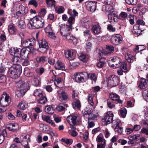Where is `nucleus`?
Instances as JSON below:
<instances>
[{
    "label": "nucleus",
    "instance_id": "bf43d9fd",
    "mask_svg": "<svg viewBox=\"0 0 148 148\" xmlns=\"http://www.w3.org/2000/svg\"><path fill=\"white\" fill-rule=\"evenodd\" d=\"M138 0H125L126 3L128 4L131 5H136L137 2Z\"/></svg>",
    "mask_w": 148,
    "mask_h": 148
},
{
    "label": "nucleus",
    "instance_id": "7ed1b4c3",
    "mask_svg": "<svg viewBox=\"0 0 148 148\" xmlns=\"http://www.w3.org/2000/svg\"><path fill=\"white\" fill-rule=\"evenodd\" d=\"M9 67L10 77L14 79L18 78L21 73L22 68L21 65H12Z\"/></svg>",
    "mask_w": 148,
    "mask_h": 148
},
{
    "label": "nucleus",
    "instance_id": "49530a36",
    "mask_svg": "<svg viewBox=\"0 0 148 148\" xmlns=\"http://www.w3.org/2000/svg\"><path fill=\"white\" fill-rule=\"evenodd\" d=\"M62 80V78L61 77H58L55 79L54 81V84L57 87H60L58 85L61 84Z\"/></svg>",
    "mask_w": 148,
    "mask_h": 148
},
{
    "label": "nucleus",
    "instance_id": "0e129e2a",
    "mask_svg": "<svg viewBox=\"0 0 148 148\" xmlns=\"http://www.w3.org/2000/svg\"><path fill=\"white\" fill-rule=\"evenodd\" d=\"M75 21V18L74 17L72 16L69 17L67 20L68 22L69 23V25L72 26V25L74 23Z\"/></svg>",
    "mask_w": 148,
    "mask_h": 148
},
{
    "label": "nucleus",
    "instance_id": "58836bf2",
    "mask_svg": "<svg viewBox=\"0 0 148 148\" xmlns=\"http://www.w3.org/2000/svg\"><path fill=\"white\" fill-rule=\"evenodd\" d=\"M65 36L66 37V38L68 40H72L74 44L75 43L76 41V39L73 36L72 34L69 33L67 35H66Z\"/></svg>",
    "mask_w": 148,
    "mask_h": 148
},
{
    "label": "nucleus",
    "instance_id": "4be33fe9",
    "mask_svg": "<svg viewBox=\"0 0 148 148\" xmlns=\"http://www.w3.org/2000/svg\"><path fill=\"white\" fill-rule=\"evenodd\" d=\"M20 88L21 89L18 90L16 92V94L18 97H21L23 95L28 89L27 87Z\"/></svg>",
    "mask_w": 148,
    "mask_h": 148
},
{
    "label": "nucleus",
    "instance_id": "de8ad7c7",
    "mask_svg": "<svg viewBox=\"0 0 148 148\" xmlns=\"http://www.w3.org/2000/svg\"><path fill=\"white\" fill-rule=\"evenodd\" d=\"M46 112L49 114H51L53 113V108L51 106H46L45 108Z\"/></svg>",
    "mask_w": 148,
    "mask_h": 148
},
{
    "label": "nucleus",
    "instance_id": "69168bd1",
    "mask_svg": "<svg viewBox=\"0 0 148 148\" xmlns=\"http://www.w3.org/2000/svg\"><path fill=\"white\" fill-rule=\"evenodd\" d=\"M53 118L54 121L56 123H59L61 121V117L56 114L53 115Z\"/></svg>",
    "mask_w": 148,
    "mask_h": 148
},
{
    "label": "nucleus",
    "instance_id": "c03bdc74",
    "mask_svg": "<svg viewBox=\"0 0 148 148\" xmlns=\"http://www.w3.org/2000/svg\"><path fill=\"white\" fill-rule=\"evenodd\" d=\"M34 95L38 98L42 96V94L41 90L39 89H36L34 90Z\"/></svg>",
    "mask_w": 148,
    "mask_h": 148
},
{
    "label": "nucleus",
    "instance_id": "ddd939ff",
    "mask_svg": "<svg viewBox=\"0 0 148 148\" xmlns=\"http://www.w3.org/2000/svg\"><path fill=\"white\" fill-rule=\"evenodd\" d=\"M57 93L61 101L66 102L69 100L68 95L63 90L60 89L58 90Z\"/></svg>",
    "mask_w": 148,
    "mask_h": 148
},
{
    "label": "nucleus",
    "instance_id": "bb28decb",
    "mask_svg": "<svg viewBox=\"0 0 148 148\" xmlns=\"http://www.w3.org/2000/svg\"><path fill=\"white\" fill-rule=\"evenodd\" d=\"M79 60L84 62H86L88 60V56L86 55L81 53L78 55Z\"/></svg>",
    "mask_w": 148,
    "mask_h": 148
},
{
    "label": "nucleus",
    "instance_id": "603ef678",
    "mask_svg": "<svg viewBox=\"0 0 148 148\" xmlns=\"http://www.w3.org/2000/svg\"><path fill=\"white\" fill-rule=\"evenodd\" d=\"M73 106L75 108L79 109L81 106V103L79 101L75 100L73 103Z\"/></svg>",
    "mask_w": 148,
    "mask_h": 148
},
{
    "label": "nucleus",
    "instance_id": "052dcab7",
    "mask_svg": "<svg viewBox=\"0 0 148 148\" xmlns=\"http://www.w3.org/2000/svg\"><path fill=\"white\" fill-rule=\"evenodd\" d=\"M120 112L123 117L125 118V117L127 114V111L125 108H121L120 110Z\"/></svg>",
    "mask_w": 148,
    "mask_h": 148
},
{
    "label": "nucleus",
    "instance_id": "864d4df0",
    "mask_svg": "<svg viewBox=\"0 0 148 148\" xmlns=\"http://www.w3.org/2000/svg\"><path fill=\"white\" fill-rule=\"evenodd\" d=\"M127 15L126 13L122 12L119 14V19L121 20H124L127 17Z\"/></svg>",
    "mask_w": 148,
    "mask_h": 148
},
{
    "label": "nucleus",
    "instance_id": "79ce46f5",
    "mask_svg": "<svg viewBox=\"0 0 148 148\" xmlns=\"http://www.w3.org/2000/svg\"><path fill=\"white\" fill-rule=\"evenodd\" d=\"M121 122L120 120L117 119L114 120L112 123V127L114 129L119 126V125Z\"/></svg>",
    "mask_w": 148,
    "mask_h": 148
},
{
    "label": "nucleus",
    "instance_id": "680f3d73",
    "mask_svg": "<svg viewBox=\"0 0 148 148\" xmlns=\"http://www.w3.org/2000/svg\"><path fill=\"white\" fill-rule=\"evenodd\" d=\"M103 135L102 134H100L99 135H98L96 138L97 141L98 142H102V143H103L104 141L103 140Z\"/></svg>",
    "mask_w": 148,
    "mask_h": 148
},
{
    "label": "nucleus",
    "instance_id": "a211bd4d",
    "mask_svg": "<svg viewBox=\"0 0 148 148\" xmlns=\"http://www.w3.org/2000/svg\"><path fill=\"white\" fill-rule=\"evenodd\" d=\"M31 80V82L33 85L38 86L40 84V79L39 77L34 76Z\"/></svg>",
    "mask_w": 148,
    "mask_h": 148
},
{
    "label": "nucleus",
    "instance_id": "39448f33",
    "mask_svg": "<svg viewBox=\"0 0 148 148\" xmlns=\"http://www.w3.org/2000/svg\"><path fill=\"white\" fill-rule=\"evenodd\" d=\"M108 86L112 87L118 85L120 82L119 77L115 75H113L107 79Z\"/></svg>",
    "mask_w": 148,
    "mask_h": 148
},
{
    "label": "nucleus",
    "instance_id": "6e6552de",
    "mask_svg": "<svg viewBox=\"0 0 148 148\" xmlns=\"http://www.w3.org/2000/svg\"><path fill=\"white\" fill-rule=\"evenodd\" d=\"M81 119V117L77 114L71 115L67 116L66 118L67 122L70 124L72 123L74 125L78 124Z\"/></svg>",
    "mask_w": 148,
    "mask_h": 148
},
{
    "label": "nucleus",
    "instance_id": "f704fd0d",
    "mask_svg": "<svg viewBox=\"0 0 148 148\" xmlns=\"http://www.w3.org/2000/svg\"><path fill=\"white\" fill-rule=\"evenodd\" d=\"M27 104L25 101H21L18 105V107L22 110H25L27 106Z\"/></svg>",
    "mask_w": 148,
    "mask_h": 148
},
{
    "label": "nucleus",
    "instance_id": "2eb2a0df",
    "mask_svg": "<svg viewBox=\"0 0 148 148\" xmlns=\"http://www.w3.org/2000/svg\"><path fill=\"white\" fill-rule=\"evenodd\" d=\"M65 55L69 60H73L76 56V51L73 49L68 50L65 52Z\"/></svg>",
    "mask_w": 148,
    "mask_h": 148
},
{
    "label": "nucleus",
    "instance_id": "c85d7f7f",
    "mask_svg": "<svg viewBox=\"0 0 148 148\" xmlns=\"http://www.w3.org/2000/svg\"><path fill=\"white\" fill-rule=\"evenodd\" d=\"M147 86V83L146 81V79L144 78H141L140 80L139 87L141 89H144Z\"/></svg>",
    "mask_w": 148,
    "mask_h": 148
},
{
    "label": "nucleus",
    "instance_id": "20e7f679",
    "mask_svg": "<svg viewBox=\"0 0 148 148\" xmlns=\"http://www.w3.org/2000/svg\"><path fill=\"white\" fill-rule=\"evenodd\" d=\"M18 35L21 38V43L24 47L29 48V47L35 45L36 42V38L33 37L32 38L24 39L21 37L20 34H19Z\"/></svg>",
    "mask_w": 148,
    "mask_h": 148
},
{
    "label": "nucleus",
    "instance_id": "a878e982",
    "mask_svg": "<svg viewBox=\"0 0 148 148\" xmlns=\"http://www.w3.org/2000/svg\"><path fill=\"white\" fill-rule=\"evenodd\" d=\"M18 27L21 29H24L26 27V25L24 21L21 18L18 20L17 22Z\"/></svg>",
    "mask_w": 148,
    "mask_h": 148
},
{
    "label": "nucleus",
    "instance_id": "412c9836",
    "mask_svg": "<svg viewBox=\"0 0 148 148\" xmlns=\"http://www.w3.org/2000/svg\"><path fill=\"white\" fill-rule=\"evenodd\" d=\"M26 48L24 47L20 50L21 57L23 58H28V55L29 53V51L26 49Z\"/></svg>",
    "mask_w": 148,
    "mask_h": 148
},
{
    "label": "nucleus",
    "instance_id": "6e6d98bb",
    "mask_svg": "<svg viewBox=\"0 0 148 148\" xmlns=\"http://www.w3.org/2000/svg\"><path fill=\"white\" fill-rule=\"evenodd\" d=\"M142 95L144 98L147 102H148V90L146 89L143 91Z\"/></svg>",
    "mask_w": 148,
    "mask_h": 148
},
{
    "label": "nucleus",
    "instance_id": "72a5a7b5",
    "mask_svg": "<svg viewBox=\"0 0 148 148\" xmlns=\"http://www.w3.org/2000/svg\"><path fill=\"white\" fill-rule=\"evenodd\" d=\"M109 60L112 62H117L118 63H115V65L119 64L121 62V59L119 57L114 56L113 58H111L109 59Z\"/></svg>",
    "mask_w": 148,
    "mask_h": 148
},
{
    "label": "nucleus",
    "instance_id": "7c9ffc66",
    "mask_svg": "<svg viewBox=\"0 0 148 148\" xmlns=\"http://www.w3.org/2000/svg\"><path fill=\"white\" fill-rule=\"evenodd\" d=\"M24 74L25 76L28 77H32L34 75V73L31 72L28 68H25L24 70Z\"/></svg>",
    "mask_w": 148,
    "mask_h": 148
},
{
    "label": "nucleus",
    "instance_id": "2f4dec72",
    "mask_svg": "<svg viewBox=\"0 0 148 148\" xmlns=\"http://www.w3.org/2000/svg\"><path fill=\"white\" fill-rule=\"evenodd\" d=\"M67 107V104H66L60 103L57 106V109L59 111H62L65 110Z\"/></svg>",
    "mask_w": 148,
    "mask_h": 148
},
{
    "label": "nucleus",
    "instance_id": "09e8293b",
    "mask_svg": "<svg viewBox=\"0 0 148 148\" xmlns=\"http://www.w3.org/2000/svg\"><path fill=\"white\" fill-rule=\"evenodd\" d=\"M96 52L98 54L99 57H101L104 54V50L102 48H97L96 50Z\"/></svg>",
    "mask_w": 148,
    "mask_h": 148
},
{
    "label": "nucleus",
    "instance_id": "4468645a",
    "mask_svg": "<svg viewBox=\"0 0 148 148\" xmlns=\"http://www.w3.org/2000/svg\"><path fill=\"white\" fill-rule=\"evenodd\" d=\"M72 26L67 25H64L62 27H60V32L61 35L65 36L70 33L69 31L72 29Z\"/></svg>",
    "mask_w": 148,
    "mask_h": 148
},
{
    "label": "nucleus",
    "instance_id": "b1692460",
    "mask_svg": "<svg viewBox=\"0 0 148 148\" xmlns=\"http://www.w3.org/2000/svg\"><path fill=\"white\" fill-rule=\"evenodd\" d=\"M113 9V7L110 4H106L102 6V10L105 12H110Z\"/></svg>",
    "mask_w": 148,
    "mask_h": 148
},
{
    "label": "nucleus",
    "instance_id": "cd10ccee",
    "mask_svg": "<svg viewBox=\"0 0 148 148\" xmlns=\"http://www.w3.org/2000/svg\"><path fill=\"white\" fill-rule=\"evenodd\" d=\"M27 84L24 81L20 80L16 83V86L18 88H22L27 87Z\"/></svg>",
    "mask_w": 148,
    "mask_h": 148
},
{
    "label": "nucleus",
    "instance_id": "4c0bfd02",
    "mask_svg": "<svg viewBox=\"0 0 148 148\" xmlns=\"http://www.w3.org/2000/svg\"><path fill=\"white\" fill-rule=\"evenodd\" d=\"M93 97L94 95L92 93L89 94L88 97V102L92 106H93L94 105L93 100Z\"/></svg>",
    "mask_w": 148,
    "mask_h": 148
},
{
    "label": "nucleus",
    "instance_id": "37998d69",
    "mask_svg": "<svg viewBox=\"0 0 148 148\" xmlns=\"http://www.w3.org/2000/svg\"><path fill=\"white\" fill-rule=\"evenodd\" d=\"M145 117L146 119L143 120L140 124L143 125L148 126V113L145 114Z\"/></svg>",
    "mask_w": 148,
    "mask_h": 148
},
{
    "label": "nucleus",
    "instance_id": "f257e3e1",
    "mask_svg": "<svg viewBox=\"0 0 148 148\" xmlns=\"http://www.w3.org/2000/svg\"><path fill=\"white\" fill-rule=\"evenodd\" d=\"M39 32H36V40L38 44L39 51L42 53L46 52L49 48L48 44L45 39L40 38L39 36Z\"/></svg>",
    "mask_w": 148,
    "mask_h": 148
},
{
    "label": "nucleus",
    "instance_id": "8fccbe9b",
    "mask_svg": "<svg viewBox=\"0 0 148 148\" xmlns=\"http://www.w3.org/2000/svg\"><path fill=\"white\" fill-rule=\"evenodd\" d=\"M20 57L14 56V58L12 59V60L14 62V63L15 62H16V63L14 64L13 65H20V61L21 60Z\"/></svg>",
    "mask_w": 148,
    "mask_h": 148
},
{
    "label": "nucleus",
    "instance_id": "774afa93",
    "mask_svg": "<svg viewBox=\"0 0 148 148\" xmlns=\"http://www.w3.org/2000/svg\"><path fill=\"white\" fill-rule=\"evenodd\" d=\"M114 129L115 132L116 133L121 134L122 133L123 128L120 126Z\"/></svg>",
    "mask_w": 148,
    "mask_h": 148
},
{
    "label": "nucleus",
    "instance_id": "13d9d810",
    "mask_svg": "<svg viewBox=\"0 0 148 148\" xmlns=\"http://www.w3.org/2000/svg\"><path fill=\"white\" fill-rule=\"evenodd\" d=\"M61 141L67 144L71 145L73 142V140L71 139H65L62 138L61 140Z\"/></svg>",
    "mask_w": 148,
    "mask_h": 148
},
{
    "label": "nucleus",
    "instance_id": "1a4fd4ad",
    "mask_svg": "<svg viewBox=\"0 0 148 148\" xmlns=\"http://www.w3.org/2000/svg\"><path fill=\"white\" fill-rule=\"evenodd\" d=\"M97 2L95 1H87L85 2V5L86 10L91 12H95L97 8Z\"/></svg>",
    "mask_w": 148,
    "mask_h": 148
},
{
    "label": "nucleus",
    "instance_id": "e433bc0d",
    "mask_svg": "<svg viewBox=\"0 0 148 148\" xmlns=\"http://www.w3.org/2000/svg\"><path fill=\"white\" fill-rule=\"evenodd\" d=\"M146 48V47L144 45H137L136 47L133 49V51L136 52L141 51Z\"/></svg>",
    "mask_w": 148,
    "mask_h": 148
},
{
    "label": "nucleus",
    "instance_id": "423d86ee",
    "mask_svg": "<svg viewBox=\"0 0 148 148\" xmlns=\"http://www.w3.org/2000/svg\"><path fill=\"white\" fill-rule=\"evenodd\" d=\"M36 61L38 64H47L48 63L50 65H53L55 62V60L53 58L50 59L44 56L37 57L36 58Z\"/></svg>",
    "mask_w": 148,
    "mask_h": 148
},
{
    "label": "nucleus",
    "instance_id": "e2e57ef3",
    "mask_svg": "<svg viewBox=\"0 0 148 148\" xmlns=\"http://www.w3.org/2000/svg\"><path fill=\"white\" fill-rule=\"evenodd\" d=\"M106 48L107 50H108L109 51H110V52L109 51L108 53H106V54H110L111 52H112L113 51H114V47L112 45H107L106 47Z\"/></svg>",
    "mask_w": 148,
    "mask_h": 148
},
{
    "label": "nucleus",
    "instance_id": "338daca9",
    "mask_svg": "<svg viewBox=\"0 0 148 148\" xmlns=\"http://www.w3.org/2000/svg\"><path fill=\"white\" fill-rule=\"evenodd\" d=\"M28 5H33L34 6L35 8H36L38 6V3L36 0H30L29 1Z\"/></svg>",
    "mask_w": 148,
    "mask_h": 148
},
{
    "label": "nucleus",
    "instance_id": "5fc2aeb1",
    "mask_svg": "<svg viewBox=\"0 0 148 148\" xmlns=\"http://www.w3.org/2000/svg\"><path fill=\"white\" fill-rule=\"evenodd\" d=\"M92 109L91 108L87 107L86 110H83L82 113L84 116H86V117H87L88 114L91 111Z\"/></svg>",
    "mask_w": 148,
    "mask_h": 148
},
{
    "label": "nucleus",
    "instance_id": "f3484780",
    "mask_svg": "<svg viewBox=\"0 0 148 148\" xmlns=\"http://www.w3.org/2000/svg\"><path fill=\"white\" fill-rule=\"evenodd\" d=\"M42 119L47 123L50 124L51 126L54 127L56 126L55 123L51 119L50 117L48 116H46L45 114L42 115Z\"/></svg>",
    "mask_w": 148,
    "mask_h": 148
},
{
    "label": "nucleus",
    "instance_id": "ea45409f",
    "mask_svg": "<svg viewBox=\"0 0 148 148\" xmlns=\"http://www.w3.org/2000/svg\"><path fill=\"white\" fill-rule=\"evenodd\" d=\"M26 136H24L23 137V136H22L21 137H20V139L17 137L16 138L14 139V141L17 143H20L21 142L24 141L26 140Z\"/></svg>",
    "mask_w": 148,
    "mask_h": 148
},
{
    "label": "nucleus",
    "instance_id": "a18cd8bd",
    "mask_svg": "<svg viewBox=\"0 0 148 148\" xmlns=\"http://www.w3.org/2000/svg\"><path fill=\"white\" fill-rule=\"evenodd\" d=\"M110 98L114 101H116L119 98V96L116 93H113L110 94L109 95Z\"/></svg>",
    "mask_w": 148,
    "mask_h": 148
},
{
    "label": "nucleus",
    "instance_id": "3c124183",
    "mask_svg": "<svg viewBox=\"0 0 148 148\" xmlns=\"http://www.w3.org/2000/svg\"><path fill=\"white\" fill-rule=\"evenodd\" d=\"M126 58H127L126 60L128 62L131 63L133 62L134 57L132 56L131 55L129 54V53H127Z\"/></svg>",
    "mask_w": 148,
    "mask_h": 148
},
{
    "label": "nucleus",
    "instance_id": "6ab92c4d",
    "mask_svg": "<svg viewBox=\"0 0 148 148\" xmlns=\"http://www.w3.org/2000/svg\"><path fill=\"white\" fill-rule=\"evenodd\" d=\"M108 17L109 19H110L111 21L114 22H117L118 19H119V17H118L117 14L112 12H110L108 14Z\"/></svg>",
    "mask_w": 148,
    "mask_h": 148
},
{
    "label": "nucleus",
    "instance_id": "f8f14e48",
    "mask_svg": "<svg viewBox=\"0 0 148 148\" xmlns=\"http://www.w3.org/2000/svg\"><path fill=\"white\" fill-rule=\"evenodd\" d=\"M113 114L112 112H107L102 119V122L104 125H107L112 122L113 120Z\"/></svg>",
    "mask_w": 148,
    "mask_h": 148
},
{
    "label": "nucleus",
    "instance_id": "a19ab883",
    "mask_svg": "<svg viewBox=\"0 0 148 148\" xmlns=\"http://www.w3.org/2000/svg\"><path fill=\"white\" fill-rule=\"evenodd\" d=\"M54 9L56 12L58 14L63 13L65 10L64 7L62 6H60L58 8H57V7L56 6Z\"/></svg>",
    "mask_w": 148,
    "mask_h": 148
},
{
    "label": "nucleus",
    "instance_id": "393cba45",
    "mask_svg": "<svg viewBox=\"0 0 148 148\" xmlns=\"http://www.w3.org/2000/svg\"><path fill=\"white\" fill-rule=\"evenodd\" d=\"M46 3L47 7H51L52 8L53 7L54 8L56 7V2L54 0H46Z\"/></svg>",
    "mask_w": 148,
    "mask_h": 148
},
{
    "label": "nucleus",
    "instance_id": "f03ea898",
    "mask_svg": "<svg viewBox=\"0 0 148 148\" xmlns=\"http://www.w3.org/2000/svg\"><path fill=\"white\" fill-rule=\"evenodd\" d=\"M29 25H31L30 28L32 29H39L42 28L44 25V21H42V19L41 16H36L31 19L29 22Z\"/></svg>",
    "mask_w": 148,
    "mask_h": 148
},
{
    "label": "nucleus",
    "instance_id": "473e14b6",
    "mask_svg": "<svg viewBox=\"0 0 148 148\" xmlns=\"http://www.w3.org/2000/svg\"><path fill=\"white\" fill-rule=\"evenodd\" d=\"M80 26L82 27L83 28L87 29L89 26V21H81Z\"/></svg>",
    "mask_w": 148,
    "mask_h": 148
},
{
    "label": "nucleus",
    "instance_id": "aec40b11",
    "mask_svg": "<svg viewBox=\"0 0 148 148\" xmlns=\"http://www.w3.org/2000/svg\"><path fill=\"white\" fill-rule=\"evenodd\" d=\"M95 110L92 111L91 112H89L88 114L87 117H88V120H93L96 119L97 116H98V114L97 113H95Z\"/></svg>",
    "mask_w": 148,
    "mask_h": 148
},
{
    "label": "nucleus",
    "instance_id": "9b49d317",
    "mask_svg": "<svg viewBox=\"0 0 148 148\" xmlns=\"http://www.w3.org/2000/svg\"><path fill=\"white\" fill-rule=\"evenodd\" d=\"M122 37L119 34H116L113 35L111 38V43L115 45H118L121 43Z\"/></svg>",
    "mask_w": 148,
    "mask_h": 148
},
{
    "label": "nucleus",
    "instance_id": "4d7b16f0",
    "mask_svg": "<svg viewBox=\"0 0 148 148\" xmlns=\"http://www.w3.org/2000/svg\"><path fill=\"white\" fill-rule=\"evenodd\" d=\"M88 75L89 77L88 79H90L91 80L96 81L97 79V76L95 73H90L88 74Z\"/></svg>",
    "mask_w": 148,
    "mask_h": 148
},
{
    "label": "nucleus",
    "instance_id": "9d476101",
    "mask_svg": "<svg viewBox=\"0 0 148 148\" xmlns=\"http://www.w3.org/2000/svg\"><path fill=\"white\" fill-rule=\"evenodd\" d=\"M74 76L76 81L79 83L84 82L85 79L87 80L89 77L88 73L86 72L78 73Z\"/></svg>",
    "mask_w": 148,
    "mask_h": 148
},
{
    "label": "nucleus",
    "instance_id": "c9c22d12",
    "mask_svg": "<svg viewBox=\"0 0 148 148\" xmlns=\"http://www.w3.org/2000/svg\"><path fill=\"white\" fill-rule=\"evenodd\" d=\"M37 101L39 103L44 104L47 103V99L46 97L42 96L39 97V99L37 100Z\"/></svg>",
    "mask_w": 148,
    "mask_h": 148
},
{
    "label": "nucleus",
    "instance_id": "c756f323",
    "mask_svg": "<svg viewBox=\"0 0 148 148\" xmlns=\"http://www.w3.org/2000/svg\"><path fill=\"white\" fill-rule=\"evenodd\" d=\"M67 13L71 16L74 17V18L78 15L77 12L75 9L72 10L71 9H69L68 10Z\"/></svg>",
    "mask_w": 148,
    "mask_h": 148
},
{
    "label": "nucleus",
    "instance_id": "dca6fc26",
    "mask_svg": "<svg viewBox=\"0 0 148 148\" xmlns=\"http://www.w3.org/2000/svg\"><path fill=\"white\" fill-rule=\"evenodd\" d=\"M91 31L94 34H99L101 32V27L99 24L92 25Z\"/></svg>",
    "mask_w": 148,
    "mask_h": 148
},
{
    "label": "nucleus",
    "instance_id": "0eeeda50",
    "mask_svg": "<svg viewBox=\"0 0 148 148\" xmlns=\"http://www.w3.org/2000/svg\"><path fill=\"white\" fill-rule=\"evenodd\" d=\"M11 102V99L8 94L4 92L2 95L0 100V104L3 107L8 106Z\"/></svg>",
    "mask_w": 148,
    "mask_h": 148
},
{
    "label": "nucleus",
    "instance_id": "5701e85b",
    "mask_svg": "<svg viewBox=\"0 0 148 148\" xmlns=\"http://www.w3.org/2000/svg\"><path fill=\"white\" fill-rule=\"evenodd\" d=\"M8 31L11 35H16V32L17 29L14 25H9L8 27Z\"/></svg>",
    "mask_w": 148,
    "mask_h": 148
}]
</instances>
